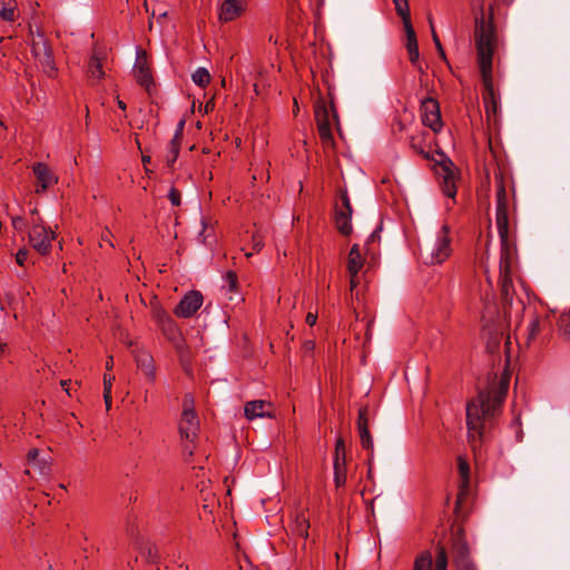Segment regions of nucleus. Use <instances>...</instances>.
I'll list each match as a JSON object with an SVG mask.
<instances>
[{"label":"nucleus","mask_w":570,"mask_h":570,"mask_svg":"<svg viewBox=\"0 0 570 570\" xmlns=\"http://www.w3.org/2000/svg\"><path fill=\"white\" fill-rule=\"evenodd\" d=\"M4 345L0 343V352H3Z\"/></svg>","instance_id":"57"},{"label":"nucleus","mask_w":570,"mask_h":570,"mask_svg":"<svg viewBox=\"0 0 570 570\" xmlns=\"http://www.w3.org/2000/svg\"><path fill=\"white\" fill-rule=\"evenodd\" d=\"M178 569H179V570H188L189 568H188V566H187V564H185L184 562H180V563L178 564Z\"/></svg>","instance_id":"54"},{"label":"nucleus","mask_w":570,"mask_h":570,"mask_svg":"<svg viewBox=\"0 0 570 570\" xmlns=\"http://www.w3.org/2000/svg\"><path fill=\"white\" fill-rule=\"evenodd\" d=\"M248 7L247 0H224L218 8V20L228 23L243 16Z\"/></svg>","instance_id":"12"},{"label":"nucleus","mask_w":570,"mask_h":570,"mask_svg":"<svg viewBox=\"0 0 570 570\" xmlns=\"http://www.w3.org/2000/svg\"><path fill=\"white\" fill-rule=\"evenodd\" d=\"M560 327L570 337V309L560 316Z\"/></svg>","instance_id":"38"},{"label":"nucleus","mask_w":570,"mask_h":570,"mask_svg":"<svg viewBox=\"0 0 570 570\" xmlns=\"http://www.w3.org/2000/svg\"><path fill=\"white\" fill-rule=\"evenodd\" d=\"M136 363L144 375L153 382L156 377V370L151 355L148 353H139L136 355Z\"/></svg>","instance_id":"23"},{"label":"nucleus","mask_w":570,"mask_h":570,"mask_svg":"<svg viewBox=\"0 0 570 570\" xmlns=\"http://www.w3.org/2000/svg\"><path fill=\"white\" fill-rule=\"evenodd\" d=\"M364 258L360 253V247L357 244H354L347 256V272L350 275H358L360 271L363 268Z\"/></svg>","instance_id":"21"},{"label":"nucleus","mask_w":570,"mask_h":570,"mask_svg":"<svg viewBox=\"0 0 570 570\" xmlns=\"http://www.w3.org/2000/svg\"><path fill=\"white\" fill-rule=\"evenodd\" d=\"M104 399H105L106 407H107V410H109L111 407V402H112L111 393H104Z\"/></svg>","instance_id":"49"},{"label":"nucleus","mask_w":570,"mask_h":570,"mask_svg":"<svg viewBox=\"0 0 570 570\" xmlns=\"http://www.w3.org/2000/svg\"><path fill=\"white\" fill-rule=\"evenodd\" d=\"M193 81L199 87H206L210 81V75L206 68L199 67L191 75Z\"/></svg>","instance_id":"31"},{"label":"nucleus","mask_w":570,"mask_h":570,"mask_svg":"<svg viewBox=\"0 0 570 570\" xmlns=\"http://www.w3.org/2000/svg\"><path fill=\"white\" fill-rule=\"evenodd\" d=\"M168 199L170 200L173 206H179L181 199L180 191L177 188L171 187L168 193Z\"/></svg>","instance_id":"39"},{"label":"nucleus","mask_w":570,"mask_h":570,"mask_svg":"<svg viewBox=\"0 0 570 570\" xmlns=\"http://www.w3.org/2000/svg\"><path fill=\"white\" fill-rule=\"evenodd\" d=\"M223 291L225 292V295L228 296L229 301H234L235 296L236 301L239 302L240 294L237 291V276L233 272H228L225 277V285L223 286Z\"/></svg>","instance_id":"27"},{"label":"nucleus","mask_w":570,"mask_h":570,"mask_svg":"<svg viewBox=\"0 0 570 570\" xmlns=\"http://www.w3.org/2000/svg\"><path fill=\"white\" fill-rule=\"evenodd\" d=\"M246 419L253 421L262 417H273V405L263 400L249 401L244 406Z\"/></svg>","instance_id":"16"},{"label":"nucleus","mask_w":570,"mask_h":570,"mask_svg":"<svg viewBox=\"0 0 570 570\" xmlns=\"http://www.w3.org/2000/svg\"><path fill=\"white\" fill-rule=\"evenodd\" d=\"M358 275H350V289L354 291L358 285Z\"/></svg>","instance_id":"46"},{"label":"nucleus","mask_w":570,"mask_h":570,"mask_svg":"<svg viewBox=\"0 0 570 570\" xmlns=\"http://www.w3.org/2000/svg\"><path fill=\"white\" fill-rule=\"evenodd\" d=\"M11 224L16 232L23 233L29 226L27 222V217L21 215L11 216Z\"/></svg>","instance_id":"35"},{"label":"nucleus","mask_w":570,"mask_h":570,"mask_svg":"<svg viewBox=\"0 0 570 570\" xmlns=\"http://www.w3.org/2000/svg\"><path fill=\"white\" fill-rule=\"evenodd\" d=\"M432 556L430 552H424L416 558L413 570H431L432 569Z\"/></svg>","instance_id":"32"},{"label":"nucleus","mask_w":570,"mask_h":570,"mask_svg":"<svg viewBox=\"0 0 570 570\" xmlns=\"http://www.w3.org/2000/svg\"><path fill=\"white\" fill-rule=\"evenodd\" d=\"M528 330H529L530 337H534L539 333L540 321L538 317H534L531 320V322L529 323Z\"/></svg>","instance_id":"41"},{"label":"nucleus","mask_w":570,"mask_h":570,"mask_svg":"<svg viewBox=\"0 0 570 570\" xmlns=\"http://www.w3.org/2000/svg\"><path fill=\"white\" fill-rule=\"evenodd\" d=\"M448 569V557L443 548H440L435 558L434 570H446Z\"/></svg>","instance_id":"36"},{"label":"nucleus","mask_w":570,"mask_h":570,"mask_svg":"<svg viewBox=\"0 0 570 570\" xmlns=\"http://www.w3.org/2000/svg\"><path fill=\"white\" fill-rule=\"evenodd\" d=\"M397 14L402 18L403 23L411 21L410 8L407 0H393Z\"/></svg>","instance_id":"34"},{"label":"nucleus","mask_w":570,"mask_h":570,"mask_svg":"<svg viewBox=\"0 0 570 570\" xmlns=\"http://www.w3.org/2000/svg\"><path fill=\"white\" fill-rule=\"evenodd\" d=\"M435 47H436V49H438V51H439L440 56L442 57V59H444V60H445V52H444V50H443V48H442L441 41H440V42H438V43H435Z\"/></svg>","instance_id":"52"},{"label":"nucleus","mask_w":570,"mask_h":570,"mask_svg":"<svg viewBox=\"0 0 570 570\" xmlns=\"http://www.w3.org/2000/svg\"><path fill=\"white\" fill-rule=\"evenodd\" d=\"M268 41L277 43V40L273 37V35L269 36Z\"/></svg>","instance_id":"56"},{"label":"nucleus","mask_w":570,"mask_h":570,"mask_svg":"<svg viewBox=\"0 0 570 570\" xmlns=\"http://www.w3.org/2000/svg\"><path fill=\"white\" fill-rule=\"evenodd\" d=\"M452 253L450 229L442 225L433 238L428 239L421 247V258L426 265H436L445 262Z\"/></svg>","instance_id":"3"},{"label":"nucleus","mask_w":570,"mask_h":570,"mask_svg":"<svg viewBox=\"0 0 570 570\" xmlns=\"http://www.w3.org/2000/svg\"><path fill=\"white\" fill-rule=\"evenodd\" d=\"M263 246H264L263 236L257 232L252 236L253 250L258 253L263 248Z\"/></svg>","instance_id":"40"},{"label":"nucleus","mask_w":570,"mask_h":570,"mask_svg":"<svg viewBox=\"0 0 570 570\" xmlns=\"http://www.w3.org/2000/svg\"><path fill=\"white\" fill-rule=\"evenodd\" d=\"M513 265L514 249L510 243L501 245L499 283L501 297L504 304H511L513 299Z\"/></svg>","instance_id":"4"},{"label":"nucleus","mask_w":570,"mask_h":570,"mask_svg":"<svg viewBox=\"0 0 570 570\" xmlns=\"http://www.w3.org/2000/svg\"><path fill=\"white\" fill-rule=\"evenodd\" d=\"M27 462L30 466L38 470L40 475H48L50 472V464L48 455L41 453L38 449H31L27 454Z\"/></svg>","instance_id":"17"},{"label":"nucleus","mask_w":570,"mask_h":570,"mask_svg":"<svg viewBox=\"0 0 570 570\" xmlns=\"http://www.w3.org/2000/svg\"><path fill=\"white\" fill-rule=\"evenodd\" d=\"M118 107L120 109L125 110L126 109V104L124 101H121V100H118Z\"/></svg>","instance_id":"55"},{"label":"nucleus","mask_w":570,"mask_h":570,"mask_svg":"<svg viewBox=\"0 0 570 570\" xmlns=\"http://www.w3.org/2000/svg\"><path fill=\"white\" fill-rule=\"evenodd\" d=\"M31 35V51L35 59L39 62L42 71L49 77L55 75L56 68L53 63L52 52L48 45L47 39L41 30L35 31L30 28Z\"/></svg>","instance_id":"5"},{"label":"nucleus","mask_w":570,"mask_h":570,"mask_svg":"<svg viewBox=\"0 0 570 570\" xmlns=\"http://www.w3.org/2000/svg\"><path fill=\"white\" fill-rule=\"evenodd\" d=\"M135 79L147 90L153 86V76L149 68L145 63H137L134 69Z\"/></svg>","instance_id":"25"},{"label":"nucleus","mask_w":570,"mask_h":570,"mask_svg":"<svg viewBox=\"0 0 570 570\" xmlns=\"http://www.w3.org/2000/svg\"><path fill=\"white\" fill-rule=\"evenodd\" d=\"M508 391V383L501 381L492 391H481L466 404L468 436L472 444L481 441L485 423L494 417Z\"/></svg>","instance_id":"2"},{"label":"nucleus","mask_w":570,"mask_h":570,"mask_svg":"<svg viewBox=\"0 0 570 570\" xmlns=\"http://www.w3.org/2000/svg\"><path fill=\"white\" fill-rule=\"evenodd\" d=\"M475 47L478 66L483 85V102L488 117H495L500 108V97L495 92L492 73L493 52L497 46V33L492 14L485 17L483 9L475 16Z\"/></svg>","instance_id":"1"},{"label":"nucleus","mask_w":570,"mask_h":570,"mask_svg":"<svg viewBox=\"0 0 570 570\" xmlns=\"http://www.w3.org/2000/svg\"><path fill=\"white\" fill-rule=\"evenodd\" d=\"M28 226L32 228L36 225H43L42 218L40 217L38 209L35 207L30 209L29 217H27Z\"/></svg>","instance_id":"37"},{"label":"nucleus","mask_w":570,"mask_h":570,"mask_svg":"<svg viewBox=\"0 0 570 570\" xmlns=\"http://www.w3.org/2000/svg\"><path fill=\"white\" fill-rule=\"evenodd\" d=\"M435 47H436V49H438V51H439L440 56L442 57V59H444V60H445V52H444V50H443V48H442L441 41H440V42H438V43H435Z\"/></svg>","instance_id":"51"},{"label":"nucleus","mask_w":570,"mask_h":570,"mask_svg":"<svg viewBox=\"0 0 570 570\" xmlns=\"http://www.w3.org/2000/svg\"><path fill=\"white\" fill-rule=\"evenodd\" d=\"M70 380H61L60 381V385L61 387L63 389V391L66 392L67 395H71V392H70Z\"/></svg>","instance_id":"48"},{"label":"nucleus","mask_w":570,"mask_h":570,"mask_svg":"<svg viewBox=\"0 0 570 570\" xmlns=\"http://www.w3.org/2000/svg\"><path fill=\"white\" fill-rule=\"evenodd\" d=\"M204 297L198 291L186 293L174 309L176 316L180 318H189L194 316L202 307Z\"/></svg>","instance_id":"11"},{"label":"nucleus","mask_w":570,"mask_h":570,"mask_svg":"<svg viewBox=\"0 0 570 570\" xmlns=\"http://www.w3.org/2000/svg\"><path fill=\"white\" fill-rule=\"evenodd\" d=\"M199 421L194 411V399L186 395L184 399V411L179 421V432L183 439L193 442L198 434Z\"/></svg>","instance_id":"8"},{"label":"nucleus","mask_w":570,"mask_h":570,"mask_svg":"<svg viewBox=\"0 0 570 570\" xmlns=\"http://www.w3.org/2000/svg\"><path fill=\"white\" fill-rule=\"evenodd\" d=\"M107 60V52L104 48L95 47L89 58L86 76L90 83L100 81L105 76V63Z\"/></svg>","instance_id":"10"},{"label":"nucleus","mask_w":570,"mask_h":570,"mask_svg":"<svg viewBox=\"0 0 570 570\" xmlns=\"http://www.w3.org/2000/svg\"><path fill=\"white\" fill-rule=\"evenodd\" d=\"M115 381V376L105 374L104 376V393H111L112 382Z\"/></svg>","instance_id":"44"},{"label":"nucleus","mask_w":570,"mask_h":570,"mask_svg":"<svg viewBox=\"0 0 570 570\" xmlns=\"http://www.w3.org/2000/svg\"><path fill=\"white\" fill-rule=\"evenodd\" d=\"M422 121L434 132L442 129V120L439 102L433 98H428L422 102Z\"/></svg>","instance_id":"13"},{"label":"nucleus","mask_w":570,"mask_h":570,"mask_svg":"<svg viewBox=\"0 0 570 570\" xmlns=\"http://www.w3.org/2000/svg\"><path fill=\"white\" fill-rule=\"evenodd\" d=\"M245 255H246V257H250L253 255V253H246Z\"/></svg>","instance_id":"58"},{"label":"nucleus","mask_w":570,"mask_h":570,"mask_svg":"<svg viewBox=\"0 0 570 570\" xmlns=\"http://www.w3.org/2000/svg\"><path fill=\"white\" fill-rule=\"evenodd\" d=\"M429 22H430L431 30H432L433 41H434V43H438V42H440V39H439L438 35L435 33V30H434L433 22H432L431 18H429Z\"/></svg>","instance_id":"50"},{"label":"nucleus","mask_w":570,"mask_h":570,"mask_svg":"<svg viewBox=\"0 0 570 570\" xmlns=\"http://www.w3.org/2000/svg\"><path fill=\"white\" fill-rule=\"evenodd\" d=\"M32 169H33V173L38 180L36 191L41 193V191L46 190L48 188V186H50L52 184L53 177H52L49 168L47 167V165H45L42 163L35 164Z\"/></svg>","instance_id":"19"},{"label":"nucleus","mask_w":570,"mask_h":570,"mask_svg":"<svg viewBox=\"0 0 570 570\" xmlns=\"http://www.w3.org/2000/svg\"><path fill=\"white\" fill-rule=\"evenodd\" d=\"M48 570H53V569H52V566H49Z\"/></svg>","instance_id":"59"},{"label":"nucleus","mask_w":570,"mask_h":570,"mask_svg":"<svg viewBox=\"0 0 570 570\" xmlns=\"http://www.w3.org/2000/svg\"><path fill=\"white\" fill-rule=\"evenodd\" d=\"M168 150L166 154V161L168 165H173L179 154V132L177 131L174 138L168 144Z\"/></svg>","instance_id":"28"},{"label":"nucleus","mask_w":570,"mask_h":570,"mask_svg":"<svg viewBox=\"0 0 570 570\" xmlns=\"http://www.w3.org/2000/svg\"><path fill=\"white\" fill-rule=\"evenodd\" d=\"M441 188L445 196L454 198L456 195L455 176L450 166L442 167Z\"/></svg>","instance_id":"20"},{"label":"nucleus","mask_w":570,"mask_h":570,"mask_svg":"<svg viewBox=\"0 0 570 570\" xmlns=\"http://www.w3.org/2000/svg\"><path fill=\"white\" fill-rule=\"evenodd\" d=\"M314 115L321 139L324 142L332 141L331 115L335 120H337L333 102L328 105L324 98H318L314 105Z\"/></svg>","instance_id":"6"},{"label":"nucleus","mask_w":570,"mask_h":570,"mask_svg":"<svg viewBox=\"0 0 570 570\" xmlns=\"http://www.w3.org/2000/svg\"><path fill=\"white\" fill-rule=\"evenodd\" d=\"M28 237L29 243L39 254L46 255L49 253L52 236H49V230L45 225H36L29 228Z\"/></svg>","instance_id":"14"},{"label":"nucleus","mask_w":570,"mask_h":570,"mask_svg":"<svg viewBox=\"0 0 570 570\" xmlns=\"http://www.w3.org/2000/svg\"><path fill=\"white\" fill-rule=\"evenodd\" d=\"M106 367L110 370L112 367V357L110 356L109 360L106 362Z\"/></svg>","instance_id":"53"},{"label":"nucleus","mask_w":570,"mask_h":570,"mask_svg":"<svg viewBox=\"0 0 570 570\" xmlns=\"http://www.w3.org/2000/svg\"><path fill=\"white\" fill-rule=\"evenodd\" d=\"M403 24H404V30L406 33V43H405L406 50H417L419 46H417L416 35L412 27L411 21L405 22Z\"/></svg>","instance_id":"30"},{"label":"nucleus","mask_w":570,"mask_h":570,"mask_svg":"<svg viewBox=\"0 0 570 570\" xmlns=\"http://www.w3.org/2000/svg\"><path fill=\"white\" fill-rule=\"evenodd\" d=\"M497 214L495 223L501 240V245L510 243L509 240V216H508V195L503 181L501 180L497 186Z\"/></svg>","instance_id":"7"},{"label":"nucleus","mask_w":570,"mask_h":570,"mask_svg":"<svg viewBox=\"0 0 570 570\" xmlns=\"http://www.w3.org/2000/svg\"><path fill=\"white\" fill-rule=\"evenodd\" d=\"M18 17L16 0H0V18L6 22H13Z\"/></svg>","instance_id":"24"},{"label":"nucleus","mask_w":570,"mask_h":570,"mask_svg":"<svg viewBox=\"0 0 570 570\" xmlns=\"http://www.w3.org/2000/svg\"><path fill=\"white\" fill-rule=\"evenodd\" d=\"M454 562L458 570H476L474 563L469 558L468 547L464 543H459L455 547Z\"/></svg>","instance_id":"22"},{"label":"nucleus","mask_w":570,"mask_h":570,"mask_svg":"<svg viewBox=\"0 0 570 570\" xmlns=\"http://www.w3.org/2000/svg\"><path fill=\"white\" fill-rule=\"evenodd\" d=\"M353 209L346 189H341L338 200L335 204L334 222L337 230L342 235H350L353 230L351 218Z\"/></svg>","instance_id":"9"},{"label":"nucleus","mask_w":570,"mask_h":570,"mask_svg":"<svg viewBox=\"0 0 570 570\" xmlns=\"http://www.w3.org/2000/svg\"><path fill=\"white\" fill-rule=\"evenodd\" d=\"M358 275H350V289L354 291L358 285Z\"/></svg>","instance_id":"47"},{"label":"nucleus","mask_w":570,"mask_h":570,"mask_svg":"<svg viewBox=\"0 0 570 570\" xmlns=\"http://www.w3.org/2000/svg\"><path fill=\"white\" fill-rule=\"evenodd\" d=\"M28 249L26 248H20L17 254H16V263L20 266H23L27 258H28Z\"/></svg>","instance_id":"42"},{"label":"nucleus","mask_w":570,"mask_h":570,"mask_svg":"<svg viewBox=\"0 0 570 570\" xmlns=\"http://www.w3.org/2000/svg\"><path fill=\"white\" fill-rule=\"evenodd\" d=\"M156 321L164 327V330H175L174 322L164 309H156L154 312Z\"/></svg>","instance_id":"33"},{"label":"nucleus","mask_w":570,"mask_h":570,"mask_svg":"<svg viewBox=\"0 0 570 570\" xmlns=\"http://www.w3.org/2000/svg\"><path fill=\"white\" fill-rule=\"evenodd\" d=\"M309 520L304 512H297L294 520L292 531L304 539L308 537Z\"/></svg>","instance_id":"26"},{"label":"nucleus","mask_w":570,"mask_h":570,"mask_svg":"<svg viewBox=\"0 0 570 570\" xmlns=\"http://www.w3.org/2000/svg\"><path fill=\"white\" fill-rule=\"evenodd\" d=\"M306 323L309 325V326H314L316 324V321H317V314L316 313H308L306 315Z\"/></svg>","instance_id":"45"},{"label":"nucleus","mask_w":570,"mask_h":570,"mask_svg":"<svg viewBox=\"0 0 570 570\" xmlns=\"http://www.w3.org/2000/svg\"><path fill=\"white\" fill-rule=\"evenodd\" d=\"M406 51H407L409 60L411 61V63L421 70V66L419 65V57H420L419 49L417 50H406Z\"/></svg>","instance_id":"43"},{"label":"nucleus","mask_w":570,"mask_h":570,"mask_svg":"<svg viewBox=\"0 0 570 570\" xmlns=\"http://www.w3.org/2000/svg\"><path fill=\"white\" fill-rule=\"evenodd\" d=\"M334 481L337 488H341L346 483V454L345 443L342 438H338L335 443Z\"/></svg>","instance_id":"15"},{"label":"nucleus","mask_w":570,"mask_h":570,"mask_svg":"<svg viewBox=\"0 0 570 570\" xmlns=\"http://www.w3.org/2000/svg\"><path fill=\"white\" fill-rule=\"evenodd\" d=\"M357 430L360 433V441H361L362 448L373 452L374 444H373V439L371 436V433H370V430L367 426V416H366L365 409H361L358 412Z\"/></svg>","instance_id":"18"},{"label":"nucleus","mask_w":570,"mask_h":570,"mask_svg":"<svg viewBox=\"0 0 570 570\" xmlns=\"http://www.w3.org/2000/svg\"><path fill=\"white\" fill-rule=\"evenodd\" d=\"M458 471L461 478V483L463 488L469 487L470 483V465L469 462L462 458L459 456L456 460Z\"/></svg>","instance_id":"29"}]
</instances>
